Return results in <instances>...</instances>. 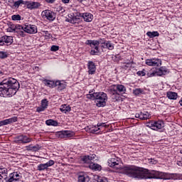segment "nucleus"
<instances>
[{
    "instance_id": "obj_1",
    "label": "nucleus",
    "mask_w": 182,
    "mask_h": 182,
    "mask_svg": "<svg viewBox=\"0 0 182 182\" xmlns=\"http://www.w3.org/2000/svg\"><path fill=\"white\" fill-rule=\"evenodd\" d=\"M124 173L129 177L137 178L138 180H147V178H156L159 180H166V173L156 171L154 173L149 174V170L134 165H128L123 168Z\"/></svg>"
},
{
    "instance_id": "obj_2",
    "label": "nucleus",
    "mask_w": 182,
    "mask_h": 182,
    "mask_svg": "<svg viewBox=\"0 0 182 182\" xmlns=\"http://www.w3.org/2000/svg\"><path fill=\"white\" fill-rule=\"evenodd\" d=\"M21 85L15 78H6L0 82V97H12L15 96Z\"/></svg>"
},
{
    "instance_id": "obj_3",
    "label": "nucleus",
    "mask_w": 182,
    "mask_h": 182,
    "mask_svg": "<svg viewBox=\"0 0 182 182\" xmlns=\"http://www.w3.org/2000/svg\"><path fill=\"white\" fill-rule=\"evenodd\" d=\"M87 99L90 100H95L97 107H105L107 102V94L103 92H93V90L90 91V94H87Z\"/></svg>"
},
{
    "instance_id": "obj_4",
    "label": "nucleus",
    "mask_w": 182,
    "mask_h": 182,
    "mask_svg": "<svg viewBox=\"0 0 182 182\" xmlns=\"http://www.w3.org/2000/svg\"><path fill=\"white\" fill-rule=\"evenodd\" d=\"M164 75H167V68L166 67H161L150 70L147 73L146 76L147 77H154V76H163Z\"/></svg>"
},
{
    "instance_id": "obj_5",
    "label": "nucleus",
    "mask_w": 182,
    "mask_h": 182,
    "mask_svg": "<svg viewBox=\"0 0 182 182\" xmlns=\"http://www.w3.org/2000/svg\"><path fill=\"white\" fill-rule=\"evenodd\" d=\"M119 163H120V158H117V157L111 158L109 160H108V166L109 167H112L113 168H115V170H120L122 168L124 174L127 175L126 172H124L123 169L124 168V167H128L129 166H126L122 168V165L119 164Z\"/></svg>"
},
{
    "instance_id": "obj_6",
    "label": "nucleus",
    "mask_w": 182,
    "mask_h": 182,
    "mask_svg": "<svg viewBox=\"0 0 182 182\" xmlns=\"http://www.w3.org/2000/svg\"><path fill=\"white\" fill-rule=\"evenodd\" d=\"M146 127H149V129H151L152 130H160V129H163V127H164V123H163L162 121H151L146 124Z\"/></svg>"
},
{
    "instance_id": "obj_7",
    "label": "nucleus",
    "mask_w": 182,
    "mask_h": 182,
    "mask_svg": "<svg viewBox=\"0 0 182 182\" xmlns=\"http://www.w3.org/2000/svg\"><path fill=\"white\" fill-rule=\"evenodd\" d=\"M31 141H32V139L23 134L17 136L15 140L17 144H26L27 143H31Z\"/></svg>"
},
{
    "instance_id": "obj_8",
    "label": "nucleus",
    "mask_w": 182,
    "mask_h": 182,
    "mask_svg": "<svg viewBox=\"0 0 182 182\" xmlns=\"http://www.w3.org/2000/svg\"><path fill=\"white\" fill-rule=\"evenodd\" d=\"M43 18L48 19V21H53L56 19V13L50 10H45L41 13Z\"/></svg>"
},
{
    "instance_id": "obj_9",
    "label": "nucleus",
    "mask_w": 182,
    "mask_h": 182,
    "mask_svg": "<svg viewBox=\"0 0 182 182\" xmlns=\"http://www.w3.org/2000/svg\"><path fill=\"white\" fill-rule=\"evenodd\" d=\"M82 13H74V18H67L66 22H69L70 23H73V25H76V23H80L82 22Z\"/></svg>"
},
{
    "instance_id": "obj_10",
    "label": "nucleus",
    "mask_w": 182,
    "mask_h": 182,
    "mask_svg": "<svg viewBox=\"0 0 182 182\" xmlns=\"http://www.w3.org/2000/svg\"><path fill=\"white\" fill-rule=\"evenodd\" d=\"M107 41L105 40V38H100V40H87L85 42V45H89L90 48H93L92 45H106Z\"/></svg>"
},
{
    "instance_id": "obj_11",
    "label": "nucleus",
    "mask_w": 182,
    "mask_h": 182,
    "mask_svg": "<svg viewBox=\"0 0 182 182\" xmlns=\"http://www.w3.org/2000/svg\"><path fill=\"white\" fill-rule=\"evenodd\" d=\"M73 132L70 131H60L56 132V136L58 139H68L69 137H73Z\"/></svg>"
},
{
    "instance_id": "obj_12",
    "label": "nucleus",
    "mask_w": 182,
    "mask_h": 182,
    "mask_svg": "<svg viewBox=\"0 0 182 182\" xmlns=\"http://www.w3.org/2000/svg\"><path fill=\"white\" fill-rule=\"evenodd\" d=\"M23 31L26 33H37L38 28L35 25H25L23 28Z\"/></svg>"
},
{
    "instance_id": "obj_13",
    "label": "nucleus",
    "mask_w": 182,
    "mask_h": 182,
    "mask_svg": "<svg viewBox=\"0 0 182 182\" xmlns=\"http://www.w3.org/2000/svg\"><path fill=\"white\" fill-rule=\"evenodd\" d=\"M87 66L88 75H95V73H96V63H95V62L89 60Z\"/></svg>"
},
{
    "instance_id": "obj_14",
    "label": "nucleus",
    "mask_w": 182,
    "mask_h": 182,
    "mask_svg": "<svg viewBox=\"0 0 182 182\" xmlns=\"http://www.w3.org/2000/svg\"><path fill=\"white\" fill-rule=\"evenodd\" d=\"M16 122H18L17 117H13L11 118L0 121V127L2 126H6V124H11V123H15Z\"/></svg>"
},
{
    "instance_id": "obj_15",
    "label": "nucleus",
    "mask_w": 182,
    "mask_h": 182,
    "mask_svg": "<svg viewBox=\"0 0 182 182\" xmlns=\"http://www.w3.org/2000/svg\"><path fill=\"white\" fill-rule=\"evenodd\" d=\"M113 87L114 95V93L117 95V91L119 92V93H126V87H124V85L118 84L117 85H113Z\"/></svg>"
},
{
    "instance_id": "obj_16",
    "label": "nucleus",
    "mask_w": 182,
    "mask_h": 182,
    "mask_svg": "<svg viewBox=\"0 0 182 182\" xmlns=\"http://www.w3.org/2000/svg\"><path fill=\"white\" fill-rule=\"evenodd\" d=\"M90 177H89L86 173L80 172L78 173V182H90Z\"/></svg>"
},
{
    "instance_id": "obj_17",
    "label": "nucleus",
    "mask_w": 182,
    "mask_h": 182,
    "mask_svg": "<svg viewBox=\"0 0 182 182\" xmlns=\"http://www.w3.org/2000/svg\"><path fill=\"white\" fill-rule=\"evenodd\" d=\"M28 9H38L41 6V3L36 1H26V4Z\"/></svg>"
},
{
    "instance_id": "obj_18",
    "label": "nucleus",
    "mask_w": 182,
    "mask_h": 182,
    "mask_svg": "<svg viewBox=\"0 0 182 182\" xmlns=\"http://www.w3.org/2000/svg\"><path fill=\"white\" fill-rule=\"evenodd\" d=\"M3 40L4 44L6 43V46H9L14 43V37L9 36H3Z\"/></svg>"
},
{
    "instance_id": "obj_19",
    "label": "nucleus",
    "mask_w": 182,
    "mask_h": 182,
    "mask_svg": "<svg viewBox=\"0 0 182 182\" xmlns=\"http://www.w3.org/2000/svg\"><path fill=\"white\" fill-rule=\"evenodd\" d=\"M82 18L85 22H92L93 21V14L90 13H82Z\"/></svg>"
},
{
    "instance_id": "obj_20",
    "label": "nucleus",
    "mask_w": 182,
    "mask_h": 182,
    "mask_svg": "<svg viewBox=\"0 0 182 182\" xmlns=\"http://www.w3.org/2000/svg\"><path fill=\"white\" fill-rule=\"evenodd\" d=\"M42 146H39V144H36L35 146H33L32 144L26 146V149L27 151H38V150H41Z\"/></svg>"
},
{
    "instance_id": "obj_21",
    "label": "nucleus",
    "mask_w": 182,
    "mask_h": 182,
    "mask_svg": "<svg viewBox=\"0 0 182 182\" xmlns=\"http://www.w3.org/2000/svg\"><path fill=\"white\" fill-rule=\"evenodd\" d=\"M85 131H87L88 133H92V134H95V133H96V132H99V130H100V128H99V127H91V126H88L87 127L85 128Z\"/></svg>"
},
{
    "instance_id": "obj_22",
    "label": "nucleus",
    "mask_w": 182,
    "mask_h": 182,
    "mask_svg": "<svg viewBox=\"0 0 182 182\" xmlns=\"http://www.w3.org/2000/svg\"><path fill=\"white\" fill-rule=\"evenodd\" d=\"M166 180H182V173H170Z\"/></svg>"
},
{
    "instance_id": "obj_23",
    "label": "nucleus",
    "mask_w": 182,
    "mask_h": 182,
    "mask_svg": "<svg viewBox=\"0 0 182 182\" xmlns=\"http://www.w3.org/2000/svg\"><path fill=\"white\" fill-rule=\"evenodd\" d=\"M103 49H109V50H113L114 49V46L112 43V41H107L105 45L101 46Z\"/></svg>"
},
{
    "instance_id": "obj_24",
    "label": "nucleus",
    "mask_w": 182,
    "mask_h": 182,
    "mask_svg": "<svg viewBox=\"0 0 182 182\" xmlns=\"http://www.w3.org/2000/svg\"><path fill=\"white\" fill-rule=\"evenodd\" d=\"M58 86V90H63V89H66V83L63 81H56L55 82V87Z\"/></svg>"
},
{
    "instance_id": "obj_25",
    "label": "nucleus",
    "mask_w": 182,
    "mask_h": 182,
    "mask_svg": "<svg viewBox=\"0 0 182 182\" xmlns=\"http://www.w3.org/2000/svg\"><path fill=\"white\" fill-rule=\"evenodd\" d=\"M166 96L170 100H176L177 99V92L169 91L166 93Z\"/></svg>"
},
{
    "instance_id": "obj_26",
    "label": "nucleus",
    "mask_w": 182,
    "mask_h": 182,
    "mask_svg": "<svg viewBox=\"0 0 182 182\" xmlns=\"http://www.w3.org/2000/svg\"><path fill=\"white\" fill-rule=\"evenodd\" d=\"M90 168H91L92 170H95V171H100V170H102V166L94 163H91L90 164Z\"/></svg>"
},
{
    "instance_id": "obj_27",
    "label": "nucleus",
    "mask_w": 182,
    "mask_h": 182,
    "mask_svg": "<svg viewBox=\"0 0 182 182\" xmlns=\"http://www.w3.org/2000/svg\"><path fill=\"white\" fill-rule=\"evenodd\" d=\"M60 110L62 113H69V112H70V106L63 105H61Z\"/></svg>"
},
{
    "instance_id": "obj_28",
    "label": "nucleus",
    "mask_w": 182,
    "mask_h": 182,
    "mask_svg": "<svg viewBox=\"0 0 182 182\" xmlns=\"http://www.w3.org/2000/svg\"><path fill=\"white\" fill-rule=\"evenodd\" d=\"M46 124L47 126H54L56 127L58 126V124H59V123L58 122V121L56 120H53V119H47L46 121Z\"/></svg>"
},
{
    "instance_id": "obj_29",
    "label": "nucleus",
    "mask_w": 182,
    "mask_h": 182,
    "mask_svg": "<svg viewBox=\"0 0 182 182\" xmlns=\"http://www.w3.org/2000/svg\"><path fill=\"white\" fill-rule=\"evenodd\" d=\"M143 94H144V90H143L141 88L133 90V95H134V96H140V95Z\"/></svg>"
},
{
    "instance_id": "obj_30",
    "label": "nucleus",
    "mask_w": 182,
    "mask_h": 182,
    "mask_svg": "<svg viewBox=\"0 0 182 182\" xmlns=\"http://www.w3.org/2000/svg\"><path fill=\"white\" fill-rule=\"evenodd\" d=\"M147 36H149V38H156L157 36H159L160 34L159 33V31H148L146 33Z\"/></svg>"
},
{
    "instance_id": "obj_31",
    "label": "nucleus",
    "mask_w": 182,
    "mask_h": 182,
    "mask_svg": "<svg viewBox=\"0 0 182 182\" xmlns=\"http://www.w3.org/2000/svg\"><path fill=\"white\" fill-rule=\"evenodd\" d=\"M152 66H161V60L159 58H152Z\"/></svg>"
},
{
    "instance_id": "obj_32",
    "label": "nucleus",
    "mask_w": 182,
    "mask_h": 182,
    "mask_svg": "<svg viewBox=\"0 0 182 182\" xmlns=\"http://www.w3.org/2000/svg\"><path fill=\"white\" fill-rule=\"evenodd\" d=\"M45 85L46 86H48V87H55V82L52 81V80H45Z\"/></svg>"
},
{
    "instance_id": "obj_33",
    "label": "nucleus",
    "mask_w": 182,
    "mask_h": 182,
    "mask_svg": "<svg viewBox=\"0 0 182 182\" xmlns=\"http://www.w3.org/2000/svg\"><path fill=\"white\" fill-rule=\"evenodd\" d=\"M9 178H8V176H6L4 177V180L6 182H14V181H18V179H15V178H14V176H12V174H9Z\"/></svg>"
},
{
    "instance_id": "obj_34",
    "label": "nucleus",
    "mask_w": 182,
    "mask_h": 182,
    "mask_svg": "<svg viewBox=\"0 0 182 182\" xmlns=\"http://www.w3.org/2000/svg\"><path fill=\"white\" fill-rule=\"evenodd\" d=\"M37 168L38 171H43L45 170H47L48 166L46 165V164H41L38 166Z\"/></svg>"
},
{
    "instance_id": "obj_35",
    "label": "nucleus",
    "mask_w": 182,
    "mask_h": 182,
    "mask_svg": "<svg viewBox=\"0 0 182 182\" xmlns=\"http://www.w3.org/2000/svg\"><path fill=\"white\" fill-rule=\"evenodd\" d=\"M20 5H26V1L18 0L14 2V6L19 8Z\"/></svg>"
},
{
    "instance_id": "obj_36",
    "label": "nucleus",
    "mask_w": 182,
    "mask_h": 182,
    "mask_svg": "<svg viewBox=\"0 0 182 182\" xmlns=\"http://www.w3.org/2000/svg\"><path fill=\"white\" fill-rule=\"evenodd\" d=\"M48 106H49V101H48V99L42 100L41 107H44L45 109H48Z\"/></svg>"
},
{
    "instance_id": "obj_37",
    "label": "nucleus",
    "mask_w": 182,
    "mask_h": 182,
    "mask_svg": "<svg viewBox=\"0 0 182 182\" xmlns=\"http://www.w3.org/2000/svg\"><path fill=\"white\" fill-rule=\"evenodd\" d=\"M0 174L1 176H4V178H5V177L8 176V169H6V168H0Z\"/></svg>"
},
{
    "instance_id": "obj_38",
    "label": "nucleus",
    "mask_w": 182,
    "mask_h": 182,
    "mask_svg": "<svg viewBox=\"0 0 182 182\" xmlns=\"http://www.w3.org/2000/svg\"><path fill=\"white\" fill-rule=\"evenodd\" d=\"M11 174L14 178V180H18V181H19V180L22 178V176H19V173H18V172H13Z\"/></svg>"
},
{
    "instance_id": "obj_39",
    "label": "nucleus",
    "mask_w": 182,
    "mask_h": 182,
    "mask_svg": "<svg viewBox=\"0 0 182 182\" xmlns=\"http://www.w3.org/2000/svg\"><path fill=\"white\" fill-rule=\"evenodd\" d=\"M6 58H8V53L0 51V59H6Z\"/></svg>"
},
{
    "instance_id": "obj_40",
    "label": "nucleus",
    "mask_w": 182,
    "mask_h": 182,
    "mask_svg": "<svg viewBox=\"0 0 182 182\" xmlns=\"http://www.w3.org/2000/svg\"><path fill=\"white\" fill-rule=\"evenodd\" d=\"M9 32H16V25L15 24H10L9 28H8Z\"/></svg>"
},
{
    "instance_id": "obj_41",
    "label": "nucleus",
    "mask_w": 182,
    "mask_h": 182,
    "mask_svg": "<svg viewBox=\"0 0 182 182\" xmlns=\"http://www.w3.org/2000/svg\"><path fill=\"white\" fill-rule=\"evenodd\" d=\"M15 33H18V35H19L22 38H25V36H26V34H25V31L23 30V31L22 30H17Z\"/></svg>"
},
{
    "instance_id": "obj_42",
    "label": "nucleus",
    "mask_w": 182,
    "mask_h": 182,
    "mask_svg": "<svg viewBox=\"0 0 182 182\" xmlns=\"http://www.w3.org/2000/svg\"><path fill=\"white\" fill-rule=\"evenodd\" d=\"M97 182H109V181H107V178H103V177H102V176H97Z\"/></svg>"
},
{
    "instance_id": "obj_43",
    "label": "nucleus",
    "mask_w": 182,
    "mask_h": 182,
    "mask_svg": "<svg viewBox=\"0 0 182 182\" xmlns=\"http://www.w3.org/2000/svg\"><path fill=\"white\" fill-rule=\"evenodd\" d=\"M21 15L16 14L11 16L12 21H21Z\"/></svg>"
},
{
    "instance_id": "obj_44",
    "label": "nucleus",
    "mask_w": 182,
    "mask_h": 182,
    "mask_svg": "<svg viewBox=\"0 0 182 182\" xmlns=\"http://www.w3.org/2000/svg\"><path fill=\"white\" fill-rule=\"evenodd\" d=\"M88 162L89 164H92V161H93L94 159H96V155L92 154V155H88Z\"/></svg>"
},
{
    "instance_id": "obj_45",
    "label": "nucleus",
    "mask_w": 182,
    "mask_h": 182,
    "mask_svg": "<svg viewBox=\"0 0 182 182\" xmlns=\"http://www.w3.org/2000/svg\"><path fill=\"white\" fill-rule=\"evenodd\" d=\"M143 116L144 117V120H149L151 117L150 116V113L148 112H143Z\"/></svg>"
},
{
    "instance_id": "obj_46",
    "label": "nucleus",
    "mask_w": 182,
    "mask_h": 182,
    "mask_svg": "<svg viewBox=\"0 0 182 182\" xmlns=\"http://www.w3.org/2000/svg\"><path fill=\"white\" fill-rule=\"evenodd\" d=\"M81 161H83V163H85L87 164H89V158L87 156H84L81 158Z\"/></svg>"
},
{
    "instance_id": "obj_47",
    "label": "nucleus",
    "mask_w": 182,
    "mask_h": 182,
    "mask_svg": "<svg viewBox=\"0 0 182 182\" xmlns=\"http://www.w3.org/2000/svg\"><path fill=\"white\" fill-rule=\"evenodd\" d=\"M50 50L51 52H58V50H59V46H52Z\"/></svg>"
},
{
    "instance_id": "obj_48",
    "label": "nucleus",
    "mask_w": 182,
    "mask_h": 182,
    "mask_svg": "<svg viewBox=\"0 0 182 182\" xmlns=\"http://www.w3.org/2000/svg\"><path fill=\"white\" fill-rule=\"evenodd\" d=\"M45 110H46V108L41 106V107H38L37 109H36V112L38 113H41V112H45Z\"/></svg>"
},
{
    "instance_id": "obj_49",
    "label": "nucleus",
    "mask_w": 182,
    "mask_h": 182,
    "mask_svg": "<svg viewBox=\"0 0 182 182\" xmlns=\"http://www.w3.org/2000/svg\"><path fill=\"white\" fill-rule=\"evenodd\" d=\"M136 75H138V76H144L145 75H146V70H141V71H138L137 73H136Z\"/></svg>"
},
{
    "instance_id": "obj_50",
    "label": "nucleus",
    "mask_w": 182,
    "mask_h": 182,
    "mask_svg": "<svg viewBox=\"0 0 182 182\" xmlns=\"http://www.w3.org/2000/svg\"><path fill=\"white\" fill-rule=\"evenodd\" d=\"M43 35H45L46 38H52V34L49 33V31H43Z\"/></svg>"
},
{
    "instance_id": "obj_51",
    "label": "nucleus",
    "mask_w": 182,
    "mask_h": 182,
    "mask_svg": "<svg viewBox=\"0 0 182 182\" xmlns=\"http://www.w3.org/2000/svg\"><path fill=\"white\" fill-rule=\"evenodd\" d=\"M24 28H25V26L17 24V25H16V31H21V30L23 31Z\"/></svg>"
},
{
    "instance_id": "obj_52",
    "label": "nucleus",
    "mask_w": 182,
    "mask_h": 182,
    "mask_svg": "<svg viewBox=\"0 0 182 182\" xmlns=\"http://www.w3.org/2000/svg\"><path fill=\"white\" fill-rule=\"evenodd\" d=\"M46 164L47 167H50V166H53V164H55V161L50 160L47 163H46Z\"/></svg>"
},
{
    "instance_id": "obj_53",
    "label": "nucleus",
    "mask_w": 182,
    "mask_h": 182,
    "mask_svg": "<svg viewBox=\"0 0 182 182\" xmlns=\"http://www.w3.org/2000/svg\"><path fill=\"white\" fill-rule=\"evenodd\" d=\"M146 65H148V66H153V58L146 60Z\"/></svg>"
},
{
    "instance_id": "obj_54",
    "label": "nucleus",
    "mask_w": 182,
    "mask_h": 182,
    "mask_svg": "<svg viewBox=\"0 0 182 182\" xmlns=\"http://www.w3.org/2000/svg\"><path fill=\"white\" fill-rule=\"evenodd\" d=\"M90 55H99L100 53V51H97L96 50H91L90 52Z\"/></svg>"
},
{
    "instance_id": "obj_55",
    "label": "nucleus",
    "mask_w": 182,
    "mask_h": 182,
    "mask_svg": "<svg viewBox=\"0 0 182 182\" xmlns=\"http://www.w3.org/2000/svg\"><path fill=\"white\" fill-rule=\"evenodd\" d=\"M127 64L125 65H124V69H129V68H132V63H133V62H128L126 63Z\"/></svg>"
},
{
    "instance_id": "obj_56",
    "label": "nucleus",
    "mask_w": 182,
    "mask_h": 182,
    "mask_svg": "<svg viewBox=\"0 0 182 182\" xmlns=\"http://www.w3.org/2000/svg\"><path fill=\"white\" fill-rule=\"evenodd\" d=\"M150 164H157V161L154 160V159H149Z\"/></svg>"
},
{
    "instance_id": "obj_57",
    "label": "nucleus",
    "mask_w": 182,
    "mask_h": 182,
    "mask_svg": "<svg viewBox=\"0 0 182 182\" xmlns=\"http://www.w3.org/2000/svg\"><path fill=\"white\" fill-rule=\"evenodd\" d=\"M5 46V43L4 41V37L2 36L0 38V46Z\"/></svg>"
},
{
    "instance_id": "obj_58",
    "label": "nucleus",
    "mask_w": 182,
    "mask_h": 182,
    "mask_svg": "<svg viewBox=\"0 0 182 182\" xmlns=\"http://www.w3.org/2000/svg\"><path fill=\"white\" fill-rule=\"evenodd\" d=\"M92 49H95V50L97 51H100V50H99V45H92Z\"/></svg>"
},
{
    "instance_id": "obj_59",
    "label": "nucleus",
    "mask_w": 182,
    "mask_h": 182,
    "mask_svg": "<svg viewBox=\"0 0 182 182\" xmlns=\"http://www.w3.org/2000/svg\"><path fill=\"white\" fill-rule=\"evenodd\" d=\"M97 126V127H106V124H105V123H98Z\"/></svg>"
},
{
    "instance_id": "obj_60",
    "label": "nucleus",
    "mask_w": 182,
    "mask_h": 182,
    "mask_svg": "<svg viewBox=\"0 0 182 182\" xmlns=\"http://www.w3.org/2000/svg\"><path fill=\"white\" fill-rule=\"evenodd\" d=\"M139 119L144 120V116L143 115V112H139Z\"/></svg>"
},
{
    "instance_id": "obj_61",
    "label": "nucleus",
    "mask_w": 182,
    "mask_h": 182,
    "mask_svg": "<svg viewBox=\"0 0 182 182\" xmlns=\"http://www.w3.org/2000/svg\"><path fill=\"white\" fill-rule=\"evenodd\" d=\"M47 4H55L56 0H45Z\"/></svg>"
},
{
    "instance_id": "obj_62",
    "label": "nucleus",
    "mask_w": 182,
    "mask_h": 182,
    "mask_svg": "<svg viewBox=\"0 0 182 182\" xmlns=\"http://www.w3.org/2000/svg\"><path fill=\"white\" fill-rule=\"evenodd\" d=\"M112 99L117 101V100H119V96L113 95H112Z\"/></svg>"
},
{
    "instance_id": "obj_63",
    "label": "nucleus",
    "mask_w": 182,
    "mask_h": 182,
    "mask_svg": "<svg viewBox=\"0 0 182 182\" xmlns=\"http://www.w3.org/2000/svg\"><path fill=\"white\" fill-rule=\"evenodd\" d=\"M74 18V13L68 14V19H73Z\"/></svg>"
},
{
    "instance_id": "obj_64",
    "label": "nucleus",
    "mask_w": 182,
    "mask_h": 182,
    "mask_svg": "<svg viewBox=\"0 0 182 182\" xmlns=\"http://www.w3.org/2000/svg\"><path fill=\"white\" fill-rule=\"evenodd\" d=\"M177 164H178L180 167H181V166H182V161H177Z\"/></svg>"
}]
</instances>
